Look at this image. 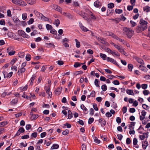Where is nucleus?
<instances>
[{"label": "nucleus", "instance_id": "f257e3e1", "mask_svg": "<svg viewBox=\"0 0 150 150\" xmlns=\"http://www.w3.org/2000/svg\"><path fill=\"white\" fill-rule=\"evenodd\" d=\"M148 23L143 19H141L139 21V25L137 27L136 31L138 33L141 32L145 30L147 28Z\"/></svg>", "mask_w": 150, "mask_h": 150}, {"label": "nucleus", "instance_id": "0eeeda50", "mask_svg": "<svg viewBox=\"0 0 150 150\" xmlns=\"http://www.w3.org/2000/svg\"><path fill=\"white\" fill-rule=\"evenodd\" d=\"M50 86L46 87V93L48 94V96L51 98L52 96V93L50 91Z\"/></svg>", "mask_w": 150, "mask_h": 150}, {"label": "nucleus", "instance_id": "72a5a7b5", "mask_svg": "<svg viewBox=\"0 0 150 150\" xmlns=\"http://www.w3.org/2000/svg\"><path fill=\"white\" fill-rule=\"evenodd\" d=\"M94 83L96 86L99 87V81L97 79H96L94 81Z\"/></svg>", "mask_w": 150, "mask_h": 150}, {"label": "nucleus", "instance_id": "603ef678", "mask_svg": "<svg viewBox=\"0 0 150 150\" xmlns=\"http://www.w3.org/2000/svg\"><path fill=\"white\" fill-rule=\"evenodd\" d=\"M143 93L145 96H146L149 94V92L147 90H145L143 91Z\"/></svg>", "mask_w": 150, "mask_h": 150}, {"label": "nucleus", "instance_id": "a878e982", "mask_svg": "<svg viewBox=\"0 0 150 150\" xmlns=\"http://www.w3.org/2000/svg\"><path fill=\"white\" fill-rule=\"evenodd\" d=\"M136 61L139 63L142 64V65H143L144 64L143 60L140 58L138 57Z\"/></svg>", "mask_w": 150, "mask_h": 150}, {"label": "nucleus", "instance_id": "7ed1b4c3", "mask_svg": "<svg viewBox=\"0 0 150 150\" xmlns=\"http://www.w3.org/2000/svg\"><path fill=\"white\" fill-rule=\"evenodd\" d=\"M62 88V87H58L54 91L55 94L56 95H59L61 93Z\"/></svg>", "mask_w": 150, "mask_h": 150}, {"label": "nucleus", "instance_id": "473e14b6", "mask_svg": "<svg viewBox=\"0 0 150 150\" xmlns=\"http://www.w3.org/2000/svg\"><path fill=\"white\" fill-rule=\"evenodd\" d=\"M41 19L42 20H43L45 21H49V22H50V21L51 22V21H50L49 19L48 18L45 17L44 16H43H43Z\"/></svg>", "mask_w": 150, "mask_h": 150}, {"label": "nucleus", "instance_id": "4c0bfd02", "mask_svg": "<svg viewBox=\"0 0 150 150\" xmlns=\"http://www.w3.org/2000/svg\"><path fill=\"white\" fill-rule=\"evenodd\" d=\"M101 89L103 91H105L107 89L106 85L105 84L102 85L101 86Z\"/></svg>", "mask_w": 150, "mask_h": 150}, {"label": "nucleus", "instance_id": "cd10ccee", "mask_svg": "<svg viewBox=\"0 0 150 150\" xmlns=\"http://www.w3.org/2000/svg\"><path fill=\"white\" fill-rule=\"evenodd\" d=\"M68 112V118L69 119H71L72 117V114L71 111L70 110H69Z\"/></svg>", "mask_w": 150, "mask_h": 150}, {"label": "nucleus", "instance_id": "f8f14e48", "mask_svg": "<svg viewBox=\"0 0 150 150\" xmlns=\"http://www.w3.org/2000/svg\"><path fill=\"white\" fill-rule=\"evenodd\" d=\"M99 122L101 124V126L103 127L106 125V122L105 120L102 119H100L99 120Z\"/></svg>", "mask_w": 150, "mask_h": 150}, {"label": "nucleus", "instance_id": "aec40b11", "mask_svg": "<svg viewBox=\"0 0 150 150\" xmlns=\"http://www.w3.org/2000/svg\"><path fill=\"white\" fill-rule=\"evenodd\" d=\"M106 35L108 36H111L112 38H115V35L112 32H110L108 31L106 33Z\"/></svg>", "mask_w": 150, "mask_h": 150}, {"label": "nucleus", "instance_id": "c9c22d12", "mask_svg": "<svg viewBox=\"0 0 150 150\" xmlns=\"http://www.w3.org/2000/svg\"><path fill=\"white\" fill-rule=\"evenodd\" d=\"M81 16L83 17V18L85 19L87 21L89 20V19H88V18L87 17V14H82Z\"/></svg>", "mask_w": 150, "mask_h": 150}, {"label": "nucleus", "instance_id": "4468645a", "mask_svg": "<svg viewBox=\"0 0 150 150\" xmlns=\"http://www.w3.org/2000/svg\"><path fill=\"white\" fill-rule=\"evenodd\" d=\"M79 26L81 30L84 32H87L89 30L87 28L84 26L81 23L79 24Z\"/></svg>", "mask_w": 150, "mask_h": 150}, {"label": "nucleus", "instance_id": "393cba45", "mask_svg": "<svg viewBox=\"0 0 150 150\" xmlns=\"http://www.w3.org/2000/svg\"><path fill=\"white\" fill-rule=\"evenodd\" d=\"M144 11L145 12H147L150 11V7L148 6H146L143 8Z\"/></svg>", "mask_w": 150, "mask_h": 150}, {"label": "nucleus", "instance_id": "09e8293b", "mask_svg": "<svg viewBox=\"0 0 150 150\" xmlns=\"http://www.w3.org/2000/svg\"><path fill=\"white\" fill-rule=\"evenodd\" d=\"M115 12L117 13L120 14L122 13V10L121 9H116Z\"/></svg>", "mask_w": 150, "mask_h": 150}, {"label": "nucleus", "instance_id": "dca6fc26", "mask_svg": "<svg viewBox=\"0 0 150 150\" xmlns=\"http://www.w3.org/2000/svg\"><path fill=\"white\" fill-rule=\"evenodd\" d=\"M135 123L136 122H131L130 124L129 125V129L130 130L132 129H134V127L135 125Z\"/></svg>", "mask_w": 150, "mask_h": 150}, {"label": "nucleus", "instance_id": "ddd939ff", "mask_svg": "<svg viewBox=\"0 0 150 150\" xmlns=\"http://www.w3.org/2000/svg\"><path fill=\"white\" fill-rule=\"evenodd\" d=\"M34 12L35 14L38 18L41 19L43 16V15L42 13H40L36 11H34Z\"/></svg>", "mask_w": 150, "mask_h": 150}, {"label": "nucleus", "instance_id": "e2e57ef3", "mask_svg": "<svg viewBox=\"0 0 150 150\" xmlns=\"http://www.w3.org/2000/svg\"><path fill=\"white\" fill-rule=\"evenodd\" d=\"M94 121V119L93 118H90L88 121V123L89 124H91Z\"/></svg>", "mask_w": 150, "mask_h": 150}, {"label": "nucleus", "instance_id": "9d476101", "mask_svg": "<svg viewBox=\"0 0 150 150\" xmlns=\"http://www.w3.org/2000/svg\"><path fill=\"white\" fill-rule=\"evenodd\" d=\"M25 70L26 69L25 68L22 67L20 69H19L18 70L17 72L18 75L19 76H20L23 73L25 72Z\"/></svg>", "mask_w": 150, "mask_h": 150}, {"label": "nucleus", "instance_id": "bb28decb", "mask_svg": "<svg viewBox=\"0 0 150 150\" xmlns=\"http://www.w3.org/2000/svg\"><path fill=\"white\" fill-rule=\"evenodd\" d=\"M18 33L19 35L23 37L24 35V34L25 33V32L22 30H18Z\"/></svg>", "mask_w": 150, "mask_h": 150}, {"label": "nucleus", "instance_id": "13d9d810", "mask_svg": "<svg viewBox=\"0 0 150 150\" xmlns=\"http://www.w3.org/2000/svg\"><path fill=\"white\" fill-rule=\"evenodd\" d=\"M34 21V20L33 18H31L28 21V24H32Z\"/></svg>", "mask_w": 150, "mask_h": 150}, {"label": "nucleus", "instance_id": "338daca9", "mask_svg": "<svg viewBox=\"0 0 150 150\" xmlns=\"http://www.w3.org/2000/svg\"><path fill=\"white\" fill-rule=\"evenodd\" d=\"M69 132V131L68 129H66L64 131L62 132V134L63 135H65L68 134Z\"/></svg>", "mask_w": 150, "mask_h": 150}, {"label": "nucleus", "instance_id": "49530a36", "mask_svg": "<svg viewBox=\"0 0 150 150\" xmlns=\"http://www.w3.org/2000/svg\"><path fill=\"white\" fill-rule=\"evenodd\" d=\"M18 99L17 98H15L11 102V104H14L18 102Z\"/></svg>", "mask_w": 150, "mask_h": 150}, {"label": "nucleus", "instance_id": "58836bf2", "mask_svg": "<svg viewBox=\"0 0 150 150\" xmlns=\"http://www.w3.org/2000/svg\"><path fill=\"white\" fill-rule=\"evenodd\" d=\"M128 68L129 71H132L133 68V66L131 64H129L128 65Z\"/></svg>", "mask_w": 150, "mask_h": 150}, {"label": "nucleus", "instance_id": "774afa93", "mask_svg": "<svg viewBox=\"0 0 150 150\" xmlns=\"http://www.w3.org/2000/svg\"><path fill=\"white\" fill-rule=\"evenodd\" d=\"M50 33L53 34H55L57 33V32L55 29L52 28L50 30Z\"/></svg>", "mask_w": 150, "mask_h": 150}, {"label": "nucleus", "instance_id": "c85d7f7f", "mask_svg": "<svg viewBox=\"0 0 150 150\" xmlns=\"http://www.w3.org/2000/svg\"><path fill=\"white\" fill-rule=\"evenodd\" d=\"M90 16H91V19L95 20L96 19V17L95 16V15L91 12H90L89 13Z\"/></svg>", "mask_w": 150, "mask_h": 150}, {"label": "nucleus", "instance_id": "864d4df0", "mask_svg": "<svg viewBox=\"0 0 150 150\" xmlns=\"http://www.w3.org/2000/svg\"><path fill=\"white\" fill-rule=\"evenodd\" d=\"M93 107L94 109L96 111H98V108L97 107V104L94 103L93 104Z\"/></svg>", "mask_w": 150, "mask_h": 150}, {"label": "nucleus", "instance_id": "69168bd1", "mask_svg": "<svg viewBox=\"0 0 150 150\" xmlns=\"http://www.w3.org/2000/svg\"><path fill=\"white\" fill-rule=\"evenodd\" d=\"M37 31L36 30H34L33 32L31 33V36H34L37 33Z\"/></svg>", "mask_w": 150, "mask_h": 150}, {"label": "nucleus", "instance_id": "680f3d73", "mask_svg": "<svg viewBox=\"0 0 150 150\" xmlns=\"http://www.w3.org/2000/svg\"><path fill=\"white\" fill-rule=\"evenodd\" d=\"M130 23L132 25V26L133 27L135 26L136 25V23L133 21H130Z\"/></svg>", "mask_w": 150, "mask_h": 150}, {"label": "nucleus", "instance_id": "0e129e2a", "mask_svg": "<svg viewBox=\"0 0 150 150\" xmlns=\"http://www.w3.org/2000/svg\"><path fill=\"white\" fill-rule=\"evenodd\" d=\"M11 69L12 70H14L15 71H16L17 70V67L15 66H13L12 65L11 67Z\"/></svg>", "mask_w": 150, "mask_h": 150}, {"label": "nucleus", "instance_id": "8fccbe9b", "mask_svg": "<svg viewBox=\"0 0 150 150\" xmlns=\"http://www.w3.org/2000/svg\"><path fill=\"white\" fill-rule=\"evenodd\" d=\"M94 142L97 144H99L100 143V141L98 139V138L96 137H95Z\"/></svg>", "mask_w": 150, "mask_h": 150}, {"label": "nucleus", "instance_id": "7c9ffc66", "mask_svg": "<svg viewBox=\"0 0 150 150\" xmlns=\"http://www.w3.org/2000/svg\"><path fill=\"white\" fill-rule=\"evenodd\" d=\"M46 45L48 47H54L55 46L54 45L53 43H46Z\"/></svg>", "mask_w": 150, "mask_h": 150}, {"label": "nucleus", "instance_id": "a18cd8bd", "mask_svg": "<svg viewBox=\"0 0 150 150\" xmlns=\"http://www.w3.org/2000/svg\"><path fill=\"white\" fill-rule=\"evenodd\" d=\"M54 24L56 25V26L57 27L60 24V21L59 19H57L55 20Z\"/></svg>", "mask_w": 150, "mask_h": 150}, {"label": "nucleus", "instance_id": "3c124183", "mask_svg": "<svg viewBox=\"0 0 150 150\" xmlns=\"http://www.w3.org/2000/svg\"><path fill=\"white\" fill-rule=\"evenodd\" d=\"M26 60L29 61L30 60V54H27L26 57Z\"/></svg>", "mask_w": 150, "mask_h": 150}, {"label": "nucleus", "instance_id": "052dcab7", "mask_svg": "<svg viewBox=\"0 0 150 150\" xmlns=\"http://www.w3.org/2000/svg\"><path fill=\"white\" fill-rule=\"evenodd\" d=\"M90 112V114L91 115H93L94 114V111L93 109L92 108H91L89 110Z\"/></svg>", "mask_w": 150, "mask_h": 150}, {"label": "nucleus", "instance_id": "9b49d317", "mask_svg": "<svg viewBox=\"0 0 150 150\" xmlns=\"http://www.w3.org/2000/svg\"><path fill=\"white\" fill-rule=\"evenodd\" d=\"M80 107L84 111V112L85 114L88 113V111L87 108L83 104L81 105Z\"/></svg>", "mask_w": 150, "mask_h": 150}, {"label": "nucleus", "instance_id": "412c9836", "mask_svg": "<svg viewBox=\"0 0 150 150\" xmlns=\"http://www.w3.org/2000/svg\"><path fill=\"white\" fill-rule=\"evenodd\" d=\"M59 145L56 144H54L51 148V149H57L59 148Z\"/></svg>", "mask_w": 150, "mask_h": 150}, {"label": "nucleus", "instance_id": "de8ad7c7", "mask_svg": "<svg viewBox=\"0 0 150 150\" xmlns=\"http://www.w3.org/2000/svg\"><path fill=\"white\" fill-rule=\"evenodd\" d=\"M147 85L146 84H143L141 85V87L142 88L144 89H145L147 88Z\"/></svg>", "mask_w": 150, "mask_h": 150}, {"label": "nucleus", "instance_id": "423d86ee", "mask_svg": "<svg viewBox=\"0 0 150 150\" xmlns=\"http://www.w3.org/2000/svg\"><path fill=\"white\" fill-rule=\"evenodd\" d=\"M53 8L55 10L61 13L62 11V8L56 5H53Z\"/></svg>", "mask_w": 150, "mask_h": 150}, {"label": "nucleus", "instance_id": "37998d69", "mask_svg": "<svg viewBox=\"0 0 150 150\" xmlns=\"http://www.w3.org/2000/svg\"><path fill=\"white\" fill-rule=\"evenodd\" d=\"M38 116L39 115H38L34 114V115L32 116L31 117L32 120H35L37 118Z\"/></svg>", "mask_w": 150, "mask_h": 150}, {"label": "nucleus", "instance_id": "2eb2a0df", "mask_svg": "<svg viewBox=\"0 0 150 150\" xmlns=\"http://www.w3.org/2000/svg\"><path fill=\"white\" fill-rule=\"evenodd\" d=\"M148 142L146 141H145L142 142V146L143 148L144 149H146V147L148 146Z\"/></svg>", "mask_w": 150, "mask_h": 150}, {"label": "nucleus", "instance_id": "6ab92c4d", "mask_svg": "<svg viewBox=\"0 0 150 150\" xmlns=\"http://www.w3.org/2000/svg\"><path fill=\"white\" fill-rule=\"evenodd\" d=\"M110 53L112 54L113 56H117L119 57L120 56V54L117 52H116L115 51L110 50Z\"/></svg>", "mask_w": 150, "mask_h": 150}, {"label": "nucleus", "instance_id": "a19ab883", "mask_svg": "<svg viewBox=\"0 0 150 150\" xmlns=\"http://www.w3.org/2000/svg\"><path fill=\"white\" fill-rule=\"evenodd\" d=\"M95 93L94 91H92L90 95H88V97L89 98L90 97V96H91L92 97H94L95 96Z\"/></svg>", "mask_w": 150, "mask_h": 150}, {"label": "nucleus", "instance_id": "bf43d9fd", "mask_svg": "<svg viewBox=\"0 0 150 150\" xmlns=\"http://www.w3.org/2000/svg\"><path fill=\"white\" fill-rule=\"evenodd\" d=\"M143 65L139 66V68L142 70L144 71L145 70V67L142 66Z\"/></svg>", "mask_w": 150, "mask_h": 150}, {"label": "nucleus", "instance_id": "b1692460", "mask_svg": "<svg viewBox=\"0 0 150 150\" xmlns=\"http://www.w3.org/2000/svg\"><path fill=\"white\" fill-rule=\"evenodd\" d=\"M36 77L35 75H32L30 81V85H32L34 81V80Z\"/></svg>", "mask_w": 150, "mask_h": 150}, {"label": "nucleus", "instance_id": "6e6d98bb", "mask_svg": "<svg viewBox=\"0 0 150 150\" xmlns=\"http://www.w3.org/2000/svg\"><path fill=\"white\" fill-rule=\"evenodd\" d=\"M37 133L36 132L33 133L31 135V137L36 138L37 136Z\"/></svg>", "mask_w": 150, "mask_h": 150}, {"label": "nucleus", "instance_id": "f03ea898", "mask_svg": "<svg viewBox=\"0 0 150 150\" xmlns=\"http://www.w3.org/2000/svg\"><path fill=\"white\" fill-rule=\"evenodd\" d=\"M123 33L127 35L129 38H130L134 34V31L129 28H124L123 29Z\"/></svg>", "mask_w": 150, "mask_h": 150}, {"label": "nucleus", "instance_id": "5701e85b", "mask_svg": "<svg viewBox=\"0 0 150 150\" xmlns=\"http://www.w3.org/2000/svg\"><path fill=\"white\" fill-rule=\"evenodd\" d=\"M100 56L103 60H107V57L105 54L101 53L100 54Z\"/></svg>", "mask_w": 150, "mask_h": 150}, {"label": "nucleus", "instance_id": "4d7b16f0", "mask_svg": "<svg viewBox=\"0 0 150 150\" xmlns=\"http://www.w3.org/2000/svg\"><path fill=\"white\" fill-rule=\"evenodd\" d=\"M138 141L137 139L136 138H134L133 140V144L134 145H136Z\"/></svg>", "mask_w": 150, "mask_h": 150}, {"label": "nucleus", "instance_id": "39448f33", "mask_svg": "<svg viewBox=\"0 0 150 150\" xmlns=\"http://www.w3.org/2000/svg\"><path fill=\"white\" fill-rule=\"evenodd\" d=\"M97 39L100 42L103 44L105 45H107L108 43L104 40L103 38H99V37H96Z\"/></svg>", "mask_w": 150, "mask_h": 150}, {"label": "nucleus", "instance_id": "c756f323", "mask_svg": "<svg viewBox=\"0 0 150 150\" xmlns=\"http://www.w3.org/2000/svg\"><path fill=\"white\" fill-rule=\"evenodd\" d=\"M8 124L7 121H4L0 123V127H3Z\"/></svg>", "mask_w": 150, "mask_h": 150}, {"label": "nucleus", "instance_id": "6e6552de", "mask_svg": "<svg viewBox=\"0 0 150 150\" xmlns=\"http://www.w3.org/2000/svg\"><path fill=\"white\" fill-rule=\"evenodd\" d=\"M94 5L96 7H100L102 5V3L98 0H97L94 3Z\"/></svg>", "mask_w": 150, "mask_h": 150}, {"label": "nucleus", "instance_id": "f3484780", "mask_svg": "<svg viewBox=\"0 0 150 150\" xmlns=\"http://www.w3.org/2000/svg\"><path fill=\"white\" fill-rule=\"evenodd\" d=\"M145 135L146 136V137L147 138L148 136V134L146 133H144L143 135H140L139 136V138H140L141 140H143L146 137Z\"/></svg>", "mask_w": 150, "mask_h": 150}, {"label": "nucleus", "instance_id": "1a4fd4ad", "mask_svg": "<svg viewBox=\"0 0 150 150\" xmlns=\"http://www.w3.org/2000/svg\"><path fill=\"white\" fill-rule=\"evenodd\" d=\"M142 115L140 116V119L141 120H143L145 118L146 114V112L144 110H142L141 112Z\"/></svg>", "mask_w": 150, "mask_h": 150}, {"label": "nucleus", "instance_id": "79ce46f5", "mask_svg": "<svg viewBox=\"0 0 150 150\" xmlns=\"http://www.w3.org/2000/svg\"><path fill=\"white\" fill-rule=\"evenodd\" d=\"M27 18V14L26 13H23L22 14V18L23 20H25Z\"/></svg>", "mask_w": 150, "mask_h": 150}, {"label": "nucleus", "instance_id": "e433bc0d", "mask_svg": "<svg viewBox=\"0 0 150 150\" xmlns=\"http://www.w3.org/2000/svg\"><path fill=\"white\" fill-rule=\"evenodd\" d=\"M75 41L76 42V46L77 48H79L80 46V43L78 41L77 39H75Z\"/></svg>", "mask_w": 150, "mask_h": 150}, {"label": "nucleus", "instance_id": "4be33fe9", "mask_svg": "<svg viewBox=\"0 0 150 150\" xmlns=\"http://www.w3.org/2000/svg\"><path fill=\"white\" fill-rule=\"evenodd\" d=\"M127 93L129 95L134 96V93L133 90L130 89H127L126 91Z\"/></svg>", "mask_w": 150, "mask_h": 150}, {"label": "nucleus", "instance_id": "f704fd0d", "mask_svg": "<svg viewBox=\"0 0 150 150\" xmlns=\"http://www.w3.org/2000/svg\"><path fill=\"white\" fill-rule=\"evenodd\" d=\"M46 27L48 30H51L53 28L52 27V25L48 24H47L46 25Z\"/></svg>", "mask_w": 150, "mask_h": 150}, {"label": "nucleus", "instance_id": "a211bd4d", "mask_svg": "<svg viewBox=\"0 0 150 150\" xmlns=\"http://www.w3.org/2000/svg\"><path fill=\"white\" fill-rule=\"evenodd\" d=\"M18 5H19L21 6H25L26 5V4L24 1L19 0Z\"/></svg>", "mask_w": 150, "mask_h": 150}, {"label": "nucleus", "instance_id": "ea45409f", "mask_svg": "<svg viewBox=\"0 0 150 150\" xmlns=\"http://www.w3.org/2000/svg\"><path fill=\"white\" fill-rule=\"evenodd\" d=\"M114 5L113 3H110L108 4V7L109 8H111L114 7Z\"/></svg>", "mask_w": 150, "mask_h": 150}, {"label": "nucleus", "instance_id": "c03bdc74", "mask_svg": "<svg viewBox=\"0 0 150 150\" xmlns=\"http://www.w3.org/2000/svg\"><path fill=\"white\" fill-rule=\"evenodd\" d=\"M112 45L115 48H116L117 50H119V49H120V48L121 47V46H120L118 45H116V44H115L114 43H112Z\"/></svg>", "mask_w": 150, "mask_h": 150}, {"label": "nucleus", "instance_id": "2f4dec72", "mask_svg": "<svg viewBox=\"0 0 150 150\" xmlns=\"http://www.w3.org/2000/svg\"><path fill=\"white\" fill-rule=\"evenodd\" d=\"M85 64V62L83 63H79L78 62H76L74 65V67L75 68H77L78 67H80L81 64Z\"/></svg>", "mask_w": 150, "mask_h": 150}, {"label": "nucleus", "instance_id": "20e7f679", "mask_svg": "<svg viewBox=\"0 0 150 150\" xmlns=\"http://www.w3.org/2000/svg\"><path fill=\"white\" fill-rule=\"evenodd\" d=\"M107 62H110L118 66L117 62H116L115 60L113 58L109 57H107Z\"/></svg>", "mask_w": 150, "mask_h": 150}, {"label": "nucleus", "instance_id": "5fc2aeb1", "mask_svg": "<svg viewBox=\"0 0 150 150\" xmlns=\"http://www.w3.org/2000/svg\"><path fill=\"white\" fill-rule=\"evenodd\" d=\"M13 21L15 23H18L20 21L19 19L17 17H14L13 18Z\"/></svg>", "mask_w": 150, "mask_h": 150}]
</instances>
